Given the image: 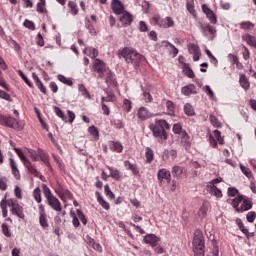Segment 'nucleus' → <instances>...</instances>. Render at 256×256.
Segmentation results:
<instances>
[{
  "label": "nucleus",
  "instance_id": "30",
  "mask_svg": "<svg viewBox=\"0 0 256 256\" xmlns=\"http://www.w3.org/2000/svg\"><path fill=\"white\" fill-rule=\"evenodd\" d=\"M24 167H26V169L32 175H38V173H39V171H37V168H35V165H33L30 160L24 162Z\"/></svg>",
  "mask_w": 256,
  "mask_h": 256
},
{
  "label": "nucleus",
  "instance_id": "14",
  "mask_svg": "<svg viewBox=\"0 0 256 256\" xmlns=\"http://www.w3.org/2000/svg\"><path fill=\"white\" fill-rule=\"evenodd\" d=\"M180 145L184 147V149H191V136L187 132H182V135L179 136Z\"/></svg>",
  "mask_w": 256,
  "mask_h": 256
},
{
  "label": "nucleus",
  "instance_id": "48",
  "mask_svg": "<svg viewBox=\"0 0 256 256\" xmlns=\"http://www.w3.org/2000/svg\"><path fill=\"white\" fill-rule=\"evenodd\" d=\"M39 223L44 229L49 227V222L47 221V214H42L39 216Z\"/></svg>",
  "mask_w": 256,
  "mask_h": 256
},
{
  "label": "nucleus",
  "instance_id": "19",
  "mask_svg": "<svg viewBox=\"0 0 256 256\" xmlns=\"http://www.w3.org/2000/svg\"><path fill=\"white\" fill-rule=\"evenodd\" d=\"M239 83L244 91H249V89H251V83L245 74L239 75Z\"/></svg>",
  "mask_w": 256,
  "mask_h": 256
},
{
  "label": "nucleus",
  "instance_id": "31",
  "mask_svg": "<svg viewBox=\"0 0 256 256\" xmlns=\"http://www.w3.org/2000/svg\"><path fill=\"white\" fill-rule=\"evenodd\" d=\"M172 131L174 135H183V133H186L187 131L183 130V125L181 123H176L173 125Z\"/></svg>",
  "mask_w": 256,
  "mask_h": 256
},
{
  "label": "nucleus",
  "instance_id": "56",
  "mask_svg": "<svg viewBox=\"0 0 256 256\" xmlns=\"http://www.w3.org/2000/svg\"><path fill=\"white\" fill-rule=\"evenodd\" d=\"M253 27H255V24H253V22L251 21H244L242 23H240V28L242 29H253Z\"/></svg>",
  "mask_w": 256,
  "mask_h": 256
},
{
  "label": "nucleus",
  "instance_id": "53",
  "mask_svg": "<svg viewBox=\"0 0 256 256\" xmlns=\"http://www.w3.org/2000/svg\"><path fill=\"white\" fill-rule=\"evenodd\" d=\"M88 132L90 133V135H92V137H94V139H99V130L97 129V127L90 126L88 128Z\"/></svg>",
  "mask_w": 256,
  "mask_h": 256
},
{
  "label": "nucleus",
  "instance_id": "39",
  "mask_svg": "<svg viewBox=\"0 0 256 256\" xmlns=\"http://www.w3.org/2000/svg\"><path fill=\"white\" fill-rule=\"evenodd\" d=\"M58 80L60 81V83H63L64 85H68V87H72L73 86V80H71V78H67L64 75H58Z\"/></svg>",
  "mask_w": 256,
  "mask_h": 256
},
{
  "label": "nucleus",
  "instance_id": "46",
  "mask_svg": "<svg viewBox=\"0 0 256 256\" xmlns=\"http://www.w3.org/2000/svg\"><path fill=\"white\" fill-rule=\"evenodd\" d=\"M40 2L36 5V10L38 13H45V5H47V0H39Z\"/></svg>",
  "mask_w": 256,
  "mask_h": 256
},
{
  "label": "nucleus",
  "instance_id": "3",
  "mask_svg": "<svg viewBox=\"0 0 256 256\" xmlns=\"http://www.w3.org/2000/svg\"><path fill=\"white\" fill-rule=\"evenodd\" d=\"M42 191L44 193V197L51 209L53 211H56L57 213H61L63 211V206L61 205V201L53 195V192H51V188L47 186L46 184H42Z\"/></svg>",
  "mask_w": 256,
  "mask_h": 256
},
{
  "label": "nucleus",
  "instance_id": "11",
  "mask_svg": "<svg viewBox=\"0 0 256 256\" xmlns=\"http://www.w3.org/2000/svg\"><path fill=\"white\" fill-rule=\"evenodd\" d=\"M111 7L115 15H123L125 13V6L119 0H112Z\"/></svg>",
  "mask_w": 256,
  "mask_h": 256
},
{
  "label": "nucleus",
  "instance_id": "44",
  "mask_svg": "<svg viewBox=\"0 0 256 256\" xmlns=\"http://www.w3.org/2000/svg\"><path fill=\"white\" fill-rule=\"evenodd\" d=\"M68 7L71 10L72 15H78L79 8L77 7V3H75L74 1H69L68 2Z\"/></svg>",
  "mask_w": 256,
  "mask_h": 256
},
{
  "label": "nucleus",
  "instance_id": "58",
  "mask_svg": "<svg viewBox=\"0 0 256 256\" xmlns=\"http://www.w3.org/2000/svg\"><path fill=\"white\" fill-rule=\"evenodd\" d=\"M104 191H105L106 197H109V199H115V194L111 191V188L109 187V185L104 186Z\"/></svg>",
  "mask_w": 256,
  "mask_h": 256
},
{
  "label": "nucleus",
  "instance_id": "2",
  "mask_svg": "<svg viewBox=\"0 0 256 256\" xmlns=\"http://www.w3.org/2000/svg\"><path fill=\"white\" fill-rule=\"evenodd\" d=\"M118 55H121L126 63L134 65V67H139V63L143 61V55L131 47H124L122 50H119Z\"/></svg>",
  "mask_w": 256,
  "mask_h": 256
},
{
  "label": "nucleus",
  "instance_id": "55",
  "mask_svg": "<svg viewBox=\"0 0 256 256\" xmlns=\"http://www.w3.org/2000/svg\"><path fill=\"white\" fill-rule=\"evenodd\" d=\"M76 215H77L78 219L81 220L83 225H87V217L85 216V214H83V211L77 209L76 210Z\"/></svg>",
  "mask_w": 256,
  "mask_h": 256
},
{
  "label": "nucleus",
  "instance_id": "16",
  "mask_svg": "<svg viewBox=\"0 0 256 256\" xmlns=\"http://www.w3.org/2000/svg\"><path fill=\"white\" fill-rule=\"evenodd\" d=\"M182 95L189 97V95H197V87L194 84L184 86L181 90Z\"/></svg>",
  "mask_w": 256,
  "mask_h": 256
},
{
  "label": "nucleus",
  "instance_id": "59",
  "mask_svg": "<svg viewBox=\"0 0 256 256\" xmlns=\"http://www.w3.org/2000/svg\"><path fill=\"white\" fill-rule=\"evenodd\" d=\"M206 16H207V19H209L210 23H212L213 25L217 23V17L215 16V13H213V10L208 12Z\"/></svg>",
  "mask_w": 256,
  "mask_h": 256
},
{
  "label": "nucleus",
  "instance_id": "26",
  "mask_svg": "<svg viewBox=\"0 0 256 256\" xmlns=\"http://www.w3.org/2000/svg\"><path fill=\"white\" fill-rule=\"evenodd\" d=\"M182 69H183V73H184V75H186V77H188L189 79H195V72H193V69H191L189 64L184 63Z\"/></svg>",
  "mask_w": 256,
  "mask_h": 256
},
{
  "label": "nucleus",
  "instance_id": "12",
  "mask_svg": "<svg viewBox=\"0 0 256 256\" xmlns=\"http://www.w3.org/2000/svg\"><path fill=\"white\" fill-rule=\"evenodd\" d=\"M157 177L160 183H163V180L167 181V183H171V172L165 168L158 171Z\"/></svg>",
  "mask_w": 256,
  "mask_h": 256
},
{
  "label": "nucleus",
  "instance_id": "4",
  "mask_svg": "<svg viewBox=\"0 0 256 256\" xmlns=\"http://www.w3.org/2000/svg\"><path fill=\"white\" fill-rule=\"evenodd\" d=\"M0 125L14 129V131H23V129H25V125L22 122H19L11 116H5L2 114H0Z\"/></svg>",
  "mask_w": 256,
  "mask_h": 256
},
{
  "label": "nucleus",
  "instance_id": "63",
  "mask_svg": "<svg viewBox=\"0 0 256 256\" xmlns=\"http://www.w3.org/2000/svg\"><path fill=\"white\" fill-rule=\"evenodd\" d=\"M23 25H24V27H26V29H30L31 31H35V23H33V21L25 20Z\"/></svg>",
  "mask_w": 256,
  "mask_h": 256
},
{
  "label": "nucleus",
  "instance_id": "41",
  "mask_svg": "<svg viewBox=\"0 0 256 256\" xmlns=\"http://www.w3.org/2000/svg\"><path fill=\"white\" fill-rule=\"evenodd\" d=\"M166 108L168 111V115H175V104L173 103V101L167 100L166 101Z\"/></svg>",
  "mask_w": 256,
  "mask_h": 256
},
{
  "label": "nucleus",
  "instance_id": "36",
  "mask_svg": "<svg viewBox=\"0 0 256 256\" xmlns=\"http://www.w3.org/2000/svg\"><path fill=\"white\" fill-rule=\"evenodd\" d=\"M79 93H81L82 97H86V99H91V94L83 84L78 85Z\"/></svg>",
  "mask_w": 256,
  "mask_h": 256
},
{
  "label": "nucleus",
  "instance_id": "17",
  "mask_svg": "<svg viewBox=\"0 0 256 256\" xmlns=\"http://www.w3.org/2000/svg\"><path fill=\"white\" fill-rule=\"evenodd\" d=\"M106 73V84L108 87H117V80L115 79V75L111 70H108L105 72Z\"/></svg>",
  "mask_w": 256,
  "mask_h": 256
},
{
  "label": "nucleus",
  "instance_id": "64",
  "mask_svg": "<svg viewBox=\"0 0 256 256\" xmlns=\"http://www.w3.org/2000/svg\"><path fill=\"white\" fill-rule=\"evenodd\" d=\"M123 109L129 113L132 109L131 102L128 99H124Z\"/></svg>",
  "mask_w": 256,
  "mask_h": 256
},
{
  "label": "nucleus",
  "instance_id": "49",
  "mask_svg": "<svg viewBox=\"0 0 256 256\" xmlns=\"http://www.w3.org/2000/svg\"><path fill=\"white\" fill-rule=\"evenodd\" d=\"M183 167L181 166H174L172 168V175L173 177H179L180 175H183Z\"/></svg>",
  "mask_w": 256,
  "mask_h": 256
},
{
  "label": "nucleus",
  "instance_id": "8",
  "mask_svg": "<svg viewBox=\"0 0 256 256\" xmlns=\"http://www.w3.org/2000/svg\"><path fill=\"white\" fill-rule=\"evenodd\" d=\"M55 193L56 195H58V197L61 199V201H63L64 203L67 201V199L72 200L73 199V194L71 193V191L65 189L63 186L59 185L56 189H55Z\"/></svg>",
  "mask_w": 256,
  "mask_h": 256
},
{
  "label": "nucleus",
  "instance_id": "32",
  "mask_svg": "<svg viewBox=\"0 0 256 256\" xmlns=\"http://www.w3.org/2000/svg\"><path fill=\"white\" fill-rule=\"evenodd\" d=\"M207 211H209V207L207 206V204L203 203L198 210V217L200 219H205V217H207Z\"/></svg>",
  "mask_w": 256,
  "mask_h": 256
},
{
  "label": "nucleus",
  "instance_id": "43",
  "mask_svg": "<svg viewBox=\"0 0 256 256\" xmlns=\"http://www.w3.org/2000/svg\"><path fill=\"white\" fill-rule=\"evenodd\" d=\"M33 197H34L36 203H41V201H43V198L41 197V188L37 187L34 189Z\"/></svg>",
  "mask_w": 256,
  "mask_h": 256
},
{
  "label": "nucleus",
  "instance_id": "52",
  "mask_svg": "<svg viewBox=\"0 0 256 256\" xmlns=\"http://www.w3.org/2000/svg\"><path fill=\"white\" fill-rule=\"evenodd\" d=\"M213 133H214V137H215V139H217L219 145H224L225 144V140L221 136V131L214 130Z\"/></svg>",
  "mask_w": 256,
  "mask_h": 256
},
{
  "label": "nucleus",
  "instance_id": "18",
  "mask_svg": "<svg viewBox=\"0 0 256 256\" xmlns=\"http://www.w3.org/2000/svg\"><path fill=\"white\" fill-rule=\"evenodd\" d=\"M10 213H12V215H16V217H19V219H25V213L23 212V206H21L19 204L14 205V207L10 209Z\"/></svg>",
  "mask_w": 256,
  "mask_h": 256
},
{
  "label": "nucleus",
  "instance_id": "62",
  "mask_svg": "<svg viewBox=\"0 0 256 256\" xmlns=\"http://www.w3.org/2000/svg\"><path fill=\"white\" fill-rule=\"evenodd\" d=\"M0 190L7 191V178L6 177H0Z\"/></svg>",
  "mask_w": 256,
  "mask_h": 256
},
{
  "label": "nucleus",
  "instance_id": "21",
  "mask_svg": "<svg viewBox=\"0 0 256 256\" xmlns=\"http://www.w3.org/2000/svg\"><path fill=\"white\" fill-rule=\"evenodd\" d=\"M250 209H253V203L251 202V200L243 198L238 213H244V211H249Z\"/></svg>",
  "mask_w": 256,
  "mask_h": 256
},
{
  "label": "nucleus",
  "instance_id": "35",
  "mask_svg": "<svg viewBox=\"0 0 256 256\" xmlns=\"http://www.w3.org/2000/svg\"><path fill=\"white\" fill-rule=\"evenodd\" d=\"M209 120H210L211 125H213V127H216V129H221L222 124L219 121V119H217V117L215 115L210 114Z\"/></svg>",
  "mask_w": 256,
  "mask_h": 256
},
{
  "label": "nucleus",
  "instance_id": "10",
  "mask_svg": "<svg viewBox=\"0 0 256 256\" xmlns=\"http://www.w3.org/2000/svg\"><path fill=\"white\" fill-rule=\"evenodd\" d=\"M200 29L205 37L210 35V39H215V33H217V30L213 26L209 24H201Z\"/></svg>",
  "mask_w": 256,
  "mask_h": 256
},
{
  "label": "nucleus",
  "instance_id": "51",
  "mask_svg": "<svg viewBox=\"0 0 256 256\" xmlns=\"http://www.w3.org/2000/svg\"><path fill=\"white\" fill-rule=\"evenodd\" d=\"M18 74L20 75L21 79L24 80V82L26 83V85H28V87H30V89H33V83L31 82V80H29V78H27V76H25V74L23 73V71L18 70Z\"/></svg>",
  "mask_w": 256,
  "mask_h": 256
},
{
  "label": "nucleus",
  "instance_id": "1",
  "mask_svg": "<svg viewBox=\"0 0 256 256\" xmlns=\"http://www.w3.org/2000/svg\"><path fill=\"white\" fill-rule=\"evenodd\" d=\"M149 127L158 143H165V141L169 139V135L167 131H165V129H169L170 127L167 121L157 120L156 124H151Z\"/></svg>",
  "mask_w": 256,
  "mask_h": 256
},
{
  "label": "nucleus",
  "instance_id": "9",
  "mask_svg": "<svg viewBox=\"0 0 256 256\" xmlns=\"http://www.w3.org/2000/svg\"><path fill=\"white\" fill-rule=\"evenodd\" d=\"M9 167L11 169V173L13 177L19 181L21 179V172L19 171V167L17 166V161L13 158H9Z\"/></svg>",
  "mask_w": 256,
  "mask_h": 256
},
{
  "label": "nucleus",
  "instance_id": "47",
  "mask_svg": "<svg viewBox=\"0 0 256 256\" xmlns=\"http://www.w3.org/2000/svg\"><path fill=\"white\" fill-rule=\"evenodd\" d=\"M31 159H33V161H40L41 159V154L37 153V151L33 150V149H27Z\"/></svg>",
  "mask_w": 256,
  "mask_h": 256
},
{
  "label": "nucleus",
  "instance_id": "25",
  "mask_svg": "<svg viewBox=\"0 0 256 256\" xmlns=\"http://www.w3.org/2000/svg\"><path fill=\"white\" fill-rule=\"evenodd\" d=\"M109 147L110 150L114 151L115 153H123V144H121V142L111 141L109 143Z\"/></svg>",
  "mask_w": 256,
  "mask_h": 256
},
{
  "label": "nucleus",
  "instance_id": "29",
  "mask_svg": "<svg viewBox=\"0 0 256 256\" xmlns=\"http://www.w3.org/2000/svg\"><path fill=\"white\" fill-rule=\"evenodd\" d=\"M210 193L211 195H214V197H217L218 199H221L223 197V192H221V189H219L215 185H210Z\"/></svg>",
  "mask_w": 256,
  "mask_h": 256
},
{
  "label": "nucleus",
  "instance_id": "37",
  "mask_svg": "<svg viewBox=\"0 0 256 256\" xmlns=\"http://www.w3.org/2000/svg\"><path fill=\"white\" fill-rule=\"evenodd\" d=\"M145 157L147 163H151L153 159H155V153L153 152V149L147 147L145 152Z\"/></svg>",
  "mask_w": 256,
  "mask_h": 256
},
{
  "label": "nucleus",
  "instance_id": "5",
  "mask_svg": "<svg viewBox=\"0 0 256 256\" xmlns=\"http://www.w3.org/2000/svg\"><path fill=\"white\" fill-rule=\"evenodd\" d=\"M151 23L152 25L160 27L161 29H169L171 27H175V21L169 16L161 18V16L155 15L151 18Z\"/></svg>",
  "mask_w": 256,
  "mask_h": 256
},
{
  "label": "nucleus",
  "instance_id": "57",
  "mask_svg": "<svg viewBox=\"0 0 256 256\" xmlns=\"http://www.w3.org/2000/svg\"><path fill=\"white\" fill-rule=\"evenodd\" d=\"M228 197H237L239 190L235 187H229L227 192Z\"/></svg>",
  "mask_w": 256,
  "mask_h": 256
},
{
  "label": "nucleus",
  "instance_id": "34",
  "mask_svg": "<svg viewBox=\"0 0 256 256\" xmlns=\"http://www.w3.org/2000/svg\"><path fill=\"white\" fill-rule=\"evenodd\" d=\"M236 224L238 225L240 231L246 235L247 239H249V230L245 228V225L243 224V221L241 218L236 219Z\"/></svg>",
  "mask_w": 256,
  "mask_h": 256
},
{
  "label": "nucleus",
  "instance_id": "28",
  "mask_svg": "<svg viewBox=\"0 0 256 256\" xmlns=\"http://www.w3.org/2000/svg\"><path fill=\"white\" fill-rule=\"evenodd\" d=\"M243 41H246V43L250 47H254L256 49V38L255 36H251V34H246L242 36Z\"/></svg>",
  "mask_w": 256,
  "mask_h": 256
},
{
  "label": "nucleus",
  "instance_id": "33",
  "mask_svg": "<svg viewBox=\"0 0 256 256\" xmlns=\"http://www.w3.org/2000/svg\"><path fill=\"white\" fill-rule=\"evenodd\" d=\"M107 169L110 171V177H112V179H115V181L121 179V172H119L118 169L111 168L110 166H108Z\"/></svg>",
  "mask_w": 256,
  "mask_h": 256
},
{
  "label": "nucleus",
  "instance_id": "61",
  "mask_svg": "<svg viewBox=\"0 0 256 256\" xmlns=\"http://www.w3.org/2000/svg\"><path fill=\"white\" fill-rule=\"evenodd\" d=\"M2 233L5 237H11V231L9 230V226L6 223L2 224Z\"/></svg>",
  "mask_w": 256,
  "mask_h": 256
},
{
  "label": "nucleus",
  "instance_id": "20",
  "mask_svg": "<svg viewBox=\"0 0 256 256\" xmlns=\"http://www.w3.org/2000/svg\"><path fill=\"white\" fill-rule=\"evenodd\" d=\"M32 79H34V82H35L36 86L38 87L39 91H41V93H43L44 95H47V88L45 87V85H43V82H41V79H39V76H37V74L33 73Z\"/></svg>",
  "mask_w": 256,
  "mask_h": 256
},
{
  "label": "nucleus",
  "instance_id": "50",
  "mask_svg": "<svg viewBox=\"0 0 256 256\" xmlns=\"http://www.w3.org/2000/svg\"><path fill=\"white\" fill-rule=\"evenodd\" d=\"M188 51L191 55H195L197 53H201V49L196 44H190L188 46Z\"/></svg>",
  "mask_w": 256,
  "mask_h": 256
},
{
  "label": "nucleus",
  "instance_id": "40",
  "mask_svg": "<svg viewBox=\"0 0 256 256\" xmlns=\"http://www.w3.org/2000/svg\"><path fill=\"white\" fill-rule=\"evenodd\" d=\"M54 113L57 115V117H59L60 119H62V121H64L65 123H67V116H65V113L63 112V110H61V108L55 106V107H54Z\"/></svg>",
  "mask_w": 256,
  "mask_h": 256
},
{
  "label": "nucleus",
  "instance_id": "23",
  "mask_svg": "<svg viewBox=\"0 0 256 256\" xmlns=\"http://www.w3.org/2000/svg\"><path fill=\"white\" fill-rule=\"evenodd\" d=\"M243 202V195H238L236 196L234 199L231 200V205L233 207V209H235L236 213H239V205H241V203Z\"/></svg>",
  "mask_w": 256,
  "mask_h": 256
},
{
  "label": "nucleus",
  "instance_id": "7",
  "mask_svg": "<svg viewBox=\"0 0 256 256\" xmlns=\"http://www.w3.org/2000/svg\"><path fill=\"white\" fill-rule=\"evenodd\" d=\"M194 249H205V239L201 230H196L193 239Z\"/></svg>",
  "mask_w": 256,
  "mask_h": 256
},
{
  "label": "nucleus",
  "instance_id": "27",
  "mask_svg": "<svg viewBox=\"0 0 256 256\" xmlns=\"http://www.w3.org/2000/svg\"><path fill=\"white\" fill-rule=\"evenodd\" d=\"M120 21L124 25H131V23H133V15L129 12H123V15L120 17Z\"/></svg>",
  "mask_w": 256,
  "mask_h": 256
},
{
  "label": "nucleus",
  "instance_id": "6",
  "mask_svg": "<svg viewBox=\"0 0 256 256\" xmlns=\"http://www.w3.org/2000/svg\"><path fill=\"white\" fill-rule=\"evenodd\" d=\"M92 71H95L96 73H98L99 77L103 79V75H105V72L108 71L107 65H105V62H103V60L95 59L92 67Z\"/></svg>",
  "mask_w": 256,
  "mask_h": 256
},
{
  "label": "nucleus",
  "instance_id": "42",
  "mask_svg": "<svg viewBox=\"0 0 256 256\" xmlns=\"http://www.w3.org/2000/svg\"><path fill=\"white\" fill-rule=\"evenodd\" d=\"M184 113L188 117H193V115H195V110L193 109V106H191V104H185L184 105Z\"/></svg>",
  "mask_w": 256,
  "mask_h": 256
},
{
  "label": "nucleus",
  "instance_id": "60",
  "mask_svg": "<svg viewBox=\"0 0 256 256\" xmlns=\"http://www.w3.org/2000/svg\"><path fill=\"white\" fill-rule=\"evenodd\" d=\"M246 219H247L248 223H254V221L256 219L255 211L248 212L247 215H246Z\"/></svg>",
  "mask_w": 256,
  "mask_h": 256
},
{
  "label": "nucleus",
  "instance_id": "54",
  "mask_svg": "<svg viewBox=\"0 0 256 256\" xmlns=\"http://www.w3.org/2000/svg\"><path fill=\"white\" fill-rule=\"evenodd\" d=\"M240 169H241L243 175H245L248 179H251V177H253V173L251 172V169H249L243 165H240Z\"/></svg>",
  "mask_w": 256,
  "mask_h": 256
},
{
  "label": "nucleus",
  "instance_id": "22",
  "mask_svg": "<svg viewBox=\"0 0 256 256\" xmlns=\"http://www.w3.org/2000/svg\"><path fill=\"white\" fill-rule=\"evenodd\" d=\"M95 195L97 197V201H98L99 205H101V207L104 208L105 211H109V209H111V205H109V202H107V201H105V199H103V196H101V193L99 191H96Z\"/></svg>",
  "mask_w": 256,
  "mask_h": 256
},
{
  "label": "nucleus",
  "instance_id": "13",
  "mask_svg": "<svg viewBox=\"0 0 256 256\" xmlns=\"http://www.w3.org/2000/svg\"><path fill=\"white\" fill-rule=\"evenodd\" d=\"M137 117L139 121H147V119H151V117H153V114L149 112V109L140 107L137 111Z\"/></svg>",
  "mask_w": 256,
  "mask_h": 256
},
{
  "label": "nucleus",
  "instance_id": "38",
  "mask_svg": "<svg viewBox=\"0 0 256 256\" xmlns=\"http://www.w3.org/2000/svg\"><path fill=\"white\" fill-rule=\"evenodd\" d=\"M107 97H101V103H113L115 101V94L113 92H106Z\"/></svg>",
  "mask_w": 256,
  "mask_h": 256
},
{
  "label": "nucleus",
  "instance_id": "45",
  "mask_svg": "<svg viewBox=\"0 0 256 256\" xmlns=\"http://www.w3.org/2000/svg\"><path fill=\"white\" fill-rule=\"evenodd\" d=\"M15 153L18 155L19 159L22 161L23 165L26 163V161H29L27 157H25V154L20 148L15 147L14 148Z\"/></svg>",
  "mask_w": 256,
  "mask_h": 256
},
{
  "label": "nucleus",
  "instance_id": "24",
  "mask_svg": "<svg viewBox=\"0 0 256 256\" xmlns=\"http://www.w3.org/2000/svg\"><path fill=\"white\" fill-rule=\"evenodd\" d=\"M124 167L128 171H132L133 175H139V168H137V164H133L129 160H126L124 161Z\"/></svg>",
  "mask_w": 256,
  "mask_h": 256
},
{
  "label": "nucleus",
  "instance_id": "15",
  "mask_svg": "<svg viewBox=\"0 0 256 256\" xmlns=\"http://www.w3.org/2000/svg\"><path fill=\"white\" fill-rule=\"evenodd\" d=\"M159 241H161V238L155 236V234H147L144 237V243L151 245V247H157V245H159Z\"/></svg>",
  "mask_w": 256,
  "mask_h": 256
}]
</instances>
